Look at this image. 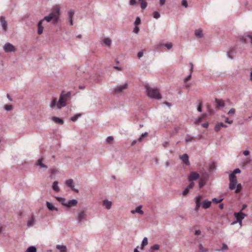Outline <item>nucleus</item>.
Masks as SVG:
<instances>
[{
  "label": "nucleus",
  "instance_id": "69168bd1",
  "mask_svg": "<svg viewBox=\"0 0 252 252\" xmlns=\"http://www.w3.org/2000/svg\"><path fill=\"white\" fill-rule=\"evenodd\" d=\"M139 31V28L138 27H135L133 29V32L137 33Z\"/></svg>",
  "mask_w": 252,
  "mask_h": 252
},
{
  "label": "nucleus",
  "instance_id": "9b49d317",
  "mask_svg": "<svg viewBox=\"0 0 252 252\" xmlns=\"http://www.w3.org/2000/svg\"><path fill=\"white\" fill-rule=\"evenodd\" d=\"M199 175L195 172H192L190 173L188 177L189 181L192 182L193 180H196L199 178Z\"/></svg>",
  "mask_w": 252,
  "mask_h": 252
},
{
  "label": "nucleus",
  "instance_id": "c85d7f7f",
  "mask_svg": "<svg viewBox=\"0 0 252 252\" xmlns=\"http://www.w3.org/2000/svg\"><path fill=\"white\" fill-rule=\"evenodd\" d=\"M194 34L198 38H201L203 36L202 31L200 29L196 30L194 32Z\"/></svg>",
  "mask_w": 252,
  "mask_h": 252
},
{
  "label": "nucleus",
  "instance_id": "7c9ffc66",
  "mask_svg": "<svg viewBox=\"0 0 252 252\" xmlns=\"http://www.w3.org/2000/svg\"><path fill=\"white\" fill-rule=\"evenodd\" d=\"M52 188L55 191L58 192L60 191V188L58 186V182L57 181H54L52 185Z\"/></svg>",
  "mask_w": 252,
  "mask_h": 252
},
{
  "label": "nucleus",
  "instance_id": "f704fd0d",
  "mask_svg": "<svg viewBox=\"0 0 252 252\" xmlns=\"http://www.w3.org/2000/svg\"><path fill=\"white\" fill-rule=\"evenodd\" d=\"M37 249L35 246H30L29 247L25 252H36Z\"/></svg>",
  "mask_w": 252,
  "mask_h": 252
},
{
  "label": "nucleus",
  "instance_id": "de8ad7c7",
  "mask_svg": "<svg viewBox=\"0 0 252 252\" xmlns=\"http://www.w3.org/2000/svg\"><path fill=\"white\" fill-rule=\"evenodd\" d=\"M159 249V246L158 244H155L151 247V250H158Z\"/></svg>",
  "mask_w": 252,
  "mask_h": 252
},
{
  "label": "nucleus",
  "instance_id": "aec40b11",
  "mask_svg": "<svg viewBox=\"0 0 252 252\" xmlns=\"http://www.w3.org/2000/svg\"><path fill=\"white\" fill-rule=\"evenodd\" d=\"M237 184V180H229V189L230 190H234Z\"/></svg>",
  "mask_w": 252,
  "mask_h": 252
},
{
  "label": "nucleus",
  "instance_id": "052dcab7",
  "mask_svg": "<svg viewBox=\"0 0 252 252\" xmlns=\"http://www.w3.org/2000/svg\"><path fill=\"white\" fill-rule=\"evenodd\" d=\"M228 247L225 244H223L222 246L221 247V250L224 251L227 250Z\"/></svg>",
  "mask_w": 252,
  "mask_h": 252
},
{
  "label": "nucleus",
  "instance_id": "412c9836",
  "mask_svg": "<svg viewBox=\"0 0 252 252\" xmlns=\"http://www.w3.org/2000/svg\"><path fill=\"white\" fill-rule=\"evenodd\" d=\"M43 160V158H39L37 161V163L36 164V165L39 166L41 168H47V166L42 163Z\"/></svg>",
  "mask_w": 252,
  "mask_h": 252
},
{
  "label": "nucleus",
  "instance_id": "e2e57ef3",
  "mask_svg": "<svg viewBox=\"0 0 252 252\" xmlns=\"http://www.w3.org/2000/svg\"><path fill=\"white\" fill-rule=\"evenodd\" d=\"M162 145L164 148H166L168 146L169 143L167 141H164V142L162 143Z\"/></svg>",
  "mask_w": 252,
  "mask_h": 252
},
{
  "label": "nucleus",
  "instance_id": "5701e85b",
  "mask_svg": "<svg viewBox=\"0 0 252 252\" xmlns=\"http://www.w3.org/2000/svg\"><path fill=\"white\" fill-rule=\"evenodd\" d=\"M46 206L48 209L50 211H58V209L57 208L55 207L51 203L47 201L46 202Z\"/></svg>",
  "mask_w": 252,
  "mask_h": 252
},
{
  "label": "nucleus",
  "instance_id": "cd10ccee",
  "mask_svg": "<svg viewBox=\"0 0 252 252\" xmlns=\"http://www.w3.org/2000/svg\"><path fill=\"white\" fill-rule=\"evenodd\" d=\"M56 248L60 251V252H66L67 249L66 247L64 245H58L56 246Z\"/></svg>",
  "mask_w": 252,
  "mask_h": 252
},
{
  "label": "nucleus",
  "instance_id": "13d9d810",
  "mask_svg": "<svg viewBox=\"0 0 252 252\" xmlns=\"http://www.w3.org/2000/svg\"><path fill=\"white\" fill-rule=\"evenodd\" d=\"M191 73H189V74L184 79V82H186L187 81H188V80H189L190 79V78H191Z\"/></svg>",
  "mask_w": 252,
  "mask_h": 252
},
{
  "label": "nucleus",
  "instance_id": "ddd939ff",
  "mask_svg": "<svg viewBox=\"0 0 252 252\" xmlns=\"http://www.w3.org/2000/svg\"><path fill=\"white\" fill-rule=\"evenodd\" d=\"M180 158L182 161L187 165H189L190 164L189 161V156L187 154H184L181 156L180 157Z\"/></svg>",
  "mask_w": 252,
  "mask_h": 252
},
{
  "label": "nucleus",
  "instance_id": "bb28decb",
  "mask_svg": "<svg viewBox=\"0 0 252 252\" xmlns=\"http://www.w3.org/2000/svg\"><path fill=\"white\" fill-rule=\"evenodd\" d=\"M52 120H53L54 122H55L56 123L60 124V125H63V121L58 117H53L52 118Z\"/></svg>",
  "mask_w": 252,
  "mask_h": 252
},
{
  "label": "nucleus",
  "instance_id": "680f3d73",
  "mask_svg": "<svg viewBox=\"0 0 252 252\" xmlns=\"http://www.w3.org/2000/svg\"><path fill=\"white\" fill-rule=\"evenodd\" d=\"M189 66H190V73H192L193 72V64L192 63H189Z\"/></svg>",
  "mask_w": 252,
  "mask_h": 252
},
{
  "label": "nucleus",
  "instance_id": "a18cd8bd",
  "mask_svg": "<svg viewBox=\"0 0 252 252\" xmlns=\"http://www.w3.org/2000/svg\"><path fill=\"white\" fill-rule=\"evenodd\" d=\"M141 8L142 9H145L147 6V3L145 1H142L141 2Z\"/></svg>",
  "mask_w": 252,
  "mask_h": 252
},
{
  "label": "nucleus",
  "instance_id": "58836bf2",
  "mask_svg": "<svg viewBox=\"0 0 252 252\" xmlns=\"http://www.w3.org/2000/svg\"><path fill=\"white\" fill-rule=\"evenodd\" d=\"M148 244V239L147 237H144L141 243V249H143L144 247Z\"/></svg>",
  "mask_w": 252,
  "mask_h": 252
},
{
  "label": "nucleus",
  "instance_id": "774afa93",
  "mask_svg": "<svg viewBox=\"0 0 252 252\" xmlns=\"http://www.w3.org/2000/svg\"><path fill=\"white\" fill-rule=\"evenodd\" d=\"M166 0H159V4L160 6L163 5L165 3Z\"/></svg>",
  "mask_w": 252,
  "mask_h": 252
},
{
  "label": "nucleus",
  "instance_id": "72a5a7b5",
  "mask_svg": "<svg viewBox=\"0 0 252 252\" xmlns=\"http://www.w3.org/2000/svg\"><path fill=\"white\" fill-rule=\"evenodd\" d=\"M242 189V186L241 184H237L236 185V188L234 189V191L236 193H239Z\"/></svg>",
  "mask_w": 252,
  "mask_h": 252
},
{
  "label": "nucleus",
  "instance_id": "0eeeda50",
  "mask_svg": "<svg viewBox=\"0 0 252 252\" xmlns=\"http://www.w3.org/2000/svg\"><path fill=\"white\" fill-rule=\"evenodd\" d=\"M234 215L237 220L236 222H238L240 224L242 223V220L246 216L245 213L241 212V210H240V211L238 213H235Z\"/></svg>",
  "mask_w": 252,
  "mask_h": 252
},
{
  "label": "nucleus",
  "instance_id": "4be33fe9",
  "mask_svg": "<svg viewBox=\"0 0 252 252\" xmlns=\"http://www.w3.org/2000/svg\"><path fill=\"white\" fill-rule=\"evenodd\" d=\"M195 141V137L194 136L187 135L185 138V142L187 143L192 142Z\"/></svg>",
  "mask_w": 252,
  "mask_h": 252
},
{
  "label": "nucleus",
  "instance_id": "4c0bfd02",
  "mask_svg": "<svg viewBox=\"0 0 252 252\" xmlns=\"http://www.w3.org/2000/svg\"><path fill=\"white\" fill-rule=\"evenodd\" d=\"M206 180L203 179V178L200 179L199 183V188L200 189L202 188L206 184Z\"/></svg>",
  "mask_w": 252,
  "mask_h": 252
},
{
  "label": "nucleus",
  "instance_id": "0e129e2a",
  "mask_svg": "<svg viewBox=\"0 0 252 252\" xmlns=\"http://www.w3.org/2000/svg\"><path fill=\"white\" fill-rule=\"evenodd\" d=\"M143 56V53L142 51L139 52L137 54V57L139 59L141 58Z\"/></svg>",
  "mask_w": 252,
  "mask_h": 252
},
{
  "label": "nucleus",
  "instance_id": "c756f323",
  "mask_svg": "<svg viewBox=\"0 0 252 252\" xmlns=\"http://www.w3.org/2000/svg\"><path fill=\"white\" fill-rule=\"evenodd\" d=\"M103 42L105 46L110 47L111 45L112 41L110 38L107 37L103 39Z\"/></svg>",
  "mask_w": 252,
  "mask_h": 252
},
{
  "label": "nucleus",
  "instance_id": "338daca9",
  "mask_svg": "<svg viewBox=\"0 0 252 252\" xmlns=\"http://www.w3.org/2000/svg\"><path fill=\"white\" fill-rule=\"evenodd\" d=\"M197 111L198 112H201L202 111V104H201V103L199 104V105H198V106L197 107Z\"/></svg>",
  "mask_w": 252,
  "mask_h": 252
},
{
  "label": "nucleus",
  "instance_id": "4468645a",
  "mask_svg": "<svg viewBox=\"0 0 252 252\" xmlns=\"http://www.w3.org/2000/svg\"><path fill=\"white\" fill-rule=\"evenodd\" d=\"M43 20H40L37 24V33L38 34H41L43 33V27L42 26V23Z\"/></svg>",
  "mask_w": 252,
  "mask_h": 252
},
{
  "label": "nucleus",
  "instance_id": "603ef678",
  "mask_svg": "<svg viewBox=\"0 0 252 252\" xmlns=\"http://www.w3.org/2000/svg\"><path fill=\"white\" fill-rule=\"evenodd\" d=\"M182 5L185 8H187L188 6V2L187 0H182L181 2Z\"/></svg>",
  "mask_w": 252,
  "mask_h": 252
},
{
  "label": "nucleus",
  "instance_id": "a878e982",
  "mask_svg": "<svg viewBox=\"0 0 252 252\" xmlns=\"http://www.w3.org/2000/svg\"><path fill=\"white\" fill-rule=\"evenodd\" d=\"M142 206L140 205L138 206L135 210H131V213L133 214H135V213H139L141 215H143L144 214L143 211L141 210Z\"/></svg>",
  "mask_w": 252,
  "mask_h": 252
},
{
  "label": "nucleus",
  "instance_id": "a211bd4d",
  "mask_svg": "<svg viewBox=\"0 0 252 252\" xmlns=\"http://www.w3.org/2000/svg\"><path fill=\"white\" fill-rule=\"evenodd\" d=\"M215 101L216 102L217 107L218 108H222L225 105L224 102L222 99L216 98H215Z\"/></svg>",
  "mask_w": 252,
  "mask_h": 252
},
{
  "label": "nucleus",
  "instance_id": "f03ea898",
  "mask_svg": "<svg viewBox=\"0 0 252 252\" xmlns=\"http://www.w3.org/2000/svg\"><path fill=\"white\" fill-rule=\"evenodd\" d=\"M60 16V9L58 6L54 8L52 11L48 16H46L42 19L43 21L46 20L47 22H50L52 20V23L55 25L59 20Z\"/></svg>",
  "mask_w": 252,
  "mask_h": 252
},
{
  "label": "nucleus",
  "instance_id": "2eb2a0df",
  "mask_svg": "<svg viewBox=\"0 0 252 252\" xmlns=\"http://www.w3.org/2000/svg\"><path fill=\"white\" fill-rule=\"evenodd\" d=\"M211 201L205 200L201 203V207L204 209H207L210 208V207L211 205Z\"/></svg>",
  "mask_w": 252,
  "mask_h": 252
},
{
  "label": "nucleus",
  "instance_id": "393cba45",
  "mask_svg": "<svg viewBox=\"0 0 252 252\" xmlns=\"http://www.w3.org/2000/svg\"><path fill=\"white\" fill-rule=\"evenodd\" d=\"M55 198L57 199V200H58L60 203H61L63 205L66 207L67 201H66V199L64 198L58 196H56Z\"/></svg>",
  "mask_w": 252,
  "mask_h": 252
},
{
  "label": "nucleus",
  "instance_id": "3c124183",
  "mask_svg": "<svg viewBox=\"0 0 252 252\" xmlns=\"http://www.w3.org/2000/svg\"><path fill=\"white\" fill-rule=\"evenodd\" d=\"M235 113V109L234 108H231L228 112L227 114L229 115H233Z\"/></svg>",
  "mask_w": 252,
  "mask_h": 252
},
{
  "label": "nucleus",
  "instance_id": "864d4df0",
  "mask_svg": "<svg viewBox=\"0 0 252 252\" xmlns=\"http://www.w3.org/2000/svg\"><path fill=\"white\" fill-rule=\"evenodd\" d=\"M204 118V115H203L202 116L198 117L196 120L195 123L198 124L201 122L202 120Z\"/></svg>",
  "mask_w": 252,
  "mask_h": 252
},
{
  "label": "nucleus",
  "instance_id": "20e7f679",
  "mask_svg": "<svg viewBox=\"0 0 252 252\" xmlns=\"http://www.w3.org/2000/svg\"><path fill=\"white\" fill-rule=\"evenodd\" d=\"M127 84L126 83L122 85H118L113 88V93L115 95L121 94L124 90L127 89Z\"/></svg>",
  "mask_w": 252,
  "mask_h": 252
},
{
  "label": "nucleus",
  "instance_id": "09e8293b",
  "mask_svg": "<svg viewBox=\"0 0 252 252\" xmlns=\"http://www.w3.org/2000/svg\"><path fill=\"white\" fill-rule=\"evenodd\" d=\"M223 198L218 199L216 198H214L212 199V201L215 203H218L221 202L223 200Z\"/></svg>",
  "mask_w": 252,
  "mask_h": 252
},
{
  "label": "nucleus",
  "instance_id": "423d86ee",
  "mask_svg": "<svg viewBox=\"0 0 252 252\" xmlns=\"http://www.w3.org/2000/svg\"><path fill=\"white\" fill-rule=\"evenodd\" d=\"M3 49L6 53L14 52L16 51L15 47L9 42L5 44L3 46Z\"/></svg>",
  "mask_w": 252,
  "mask_h": 252
},
{
  "label": "nucleus",
  "instance_id": "2f4dec72",
  "mask_svg": "<svg viewBox=\"0 0 252 252\" xmlns=\"http://www.w3.org/2000/svg\"><path fill=\"white\" fill-rule=\"evenodd\" d=\"M216 163L215 162H212L209 166V170L210 172L215 171L216 169Z\"/></svg>",
  "mask_w": 252,
  "mask_h": 252
},
{
  "label": "nucleus",
  "instance_id": "e433bc0d",
  "mask_svg": "<svg viewBox=\"0 0 252 252\" xmlns=\"http://www.w3.org/2000/svg\"><path fill=\"white\" fill-rule=\"evenodd\" d=\"M74 14V11L73 10H70L67 13L68 20H72L73 15Z\"/></svg>",
  "mask_w": 252,
  "mask_h": 252
},
{
  "label": "nucleus",
  "instance_id": "79ce46f5",
  "mask_svg": "<svg viewBox=\"0 0 252 252\" xmlns=\"http://www.w3.org/2000/svg\"><path fill=\"white\" fill-rule=\"evenodd\" d=\"M161 46H164L166 47L168 49H170L172 48L173 45L171 43H168L166 44H161Z\"/></svg>",
  "mask_w": 252,
  "mask_h": 252
},
{
  "label": "nucleus",
  "instance_id": "6e6552de",
  "mask_svg": "<svg viewBox=\"0 0 252 252\" xmlns=\"http://www.w3.org/2000/svg\"><path fill=\"white\" fill-rule=\"evenodd\" d=\"M0 22L3 32H6L7 30V23L5 17L3 16L0 17Z\"/></svg>",
  "mask_w": 252,
  "mask_h": 252
},
{
  "label": "nucleus",
  "instance_id": "f8f14e48",
  "mask_svg": "<svg viewBox=\"0 0 252 252\" xmlns=\"http://www.w3.org/2000/svg\"><path fill=\"white\" fill-rule=\"evenodd\" d=\"M65 184L66 185V186L70 187L73 190L75 191V192H77L78 191V189H75L74 188V185L73 181L72 179H70L67 180L65 181Z\"/></svg>",
  "mask_w": 252,
  "mask_h": 252
},
{
  "label": "nucleus",
  "instance_id": "f3484780",
  "mask_svg": "<svg viewBox=\"0 0 252 252\" xmlns=\"http://www.w3.org/2000/svg\"><path fill=\"white\" fill-rule=\"evenodd\" d=\"M102 205L107 210L110 209L112 206V202L107 199L104 200L102 202Z\"/></svg>",
  "mask_w": 252,
  "mask_h": 252
},
{
  "label": "nucleus",
  "instance_id": "dca6fc26",
  "mask_svg": "<svg viewBox=\"0 0 252 252\" xmlns=\"http://www.w3.org/2000/svg\"><path fill=\"white\" fill-rule=\"evenodd\" d=\"M193 182H191L185 188L184 190L183 191V194L185 195L188 193L190 189H192L194 186Z\"/></svg>",
  "mask_w": 252,
  "mask_h": 252
},
{
  "label": "nucleus",
  "instance_id": "37998d69",
  "mask_svg": "<svg viewBox=\"0 0 252 252\" xmlns=\"http://www.w3.org/2000/svg\"><path fill=\"white\" fill-rule=\"evenodd\" d=\"M153 17L155 19H158L160 17V14L158 11H154L153 14Z\"/></svg>",
  "mask_w": 252,
  "mask_h": 252
},
{
  "label": "nucleus",
  "instance_id": "7ed1b4c3",
  "mask_svg": "<svg viewBox=\"0 0 252 252\" xmlns=\"http://www.w3.org/2000/svg\"><path fill=\"white\" fill-rule=\"evenodd\" d=\"M145 88L146 90L147 95L149 98L157 100H160L161 98V95L158 89L152 88L148 85H145Z\"/></svg>",
  "mask_w": 252,
  "mask_h": 252
},
{
  "label": "nucleus",
  "instance_id": "473e14b6",
  "mask_svg": "<svg viewBox=\"0 0 252 252\" xmlns=\"http://www.w3.org/2000/svg\"><path fill=\"white\" fill-rule=\"evenodd\" d=\"M35 223V220L32 216L30 220L28 221L27 226L28 227L32 226Z\"/></svg>",
  "mask_w": 252,
  "mask_h": 252
},
{
  "label": "nucleus",
  "instance_id": "5fc2aeb1",
  "mask_svg": "<svg viewBox=\"0 0 252 252\" xmlns=\"http://www.w3.org/2000/svg\"><path fill=\"white\" fill-rule=\"evenodd\" d=\"M141 23V19L139 17H137L136 18V20L134 22V24L136 25H139Z\"/></svg>",
  "mask_w": 252,
  "mask_h": 252
},
{
  "label": "nucleus",
  "instance_id": "39448f33",
  "mask_svg": "<svg viewBox=\"0 0 252 252\" xmlns=\"http://www.w3.org/2000/svg\"><path fill=\"white\" fill-rule=\"evenodd\" d=\"M239 39L243 43L250 42L252 45V32H248L239 36Z\"/></svg>",
  "mask_w": 252,
  "mask_h": 252
},
{
  "label": "nucleus",
  "instance_id": "6ab92c4d",
  "mask_svg": "<svg viewBox=\"0 0 252 252\" xmlns=\"http://www.w3.org/2000/svg\"><path fill=\"white\" fill-rule=\"evenodd\" d=\"M78 201L76 199H72L67 202V204L66 205V207L68 208H70L72 206H74L77 205Z\"/></svg>",
  "mask_w": 252,
  "mask_h": 252
},
{
  "label": "nucleus",
  "instance_id": "4d7b16f0",
  "mask_svg": "<svg viewBox=\"0 0 252 252\" xmlns=\"http://www.w3.org/2000/svg\"><path fill=\"white\" fill-rule=\"evenodd\" d=\"M136 0H130L129 1V4L131 6H133L136 5Z\"/></svg>",
  "mask_w": 252,
  "mask_h": 252
},
{
  "label": "nucleus",
  "instance_id": "9d476101",
  "mask_svg": "<svg viewBox=\"0 0 252 252\" xmlns=\"http://www.w3.org/2000/svg\"><path fill=\"white\" fill-rule=\"evenodd\" d=\"M202 196L201 195H198L196 196L195 199V202L196 204V206L195 208V211H198L199 208L201 206V200L202 199Z\"/></svg>",
  "mask_w": 252,
  "mask_h": 252
},
{
  "label": "nucleus",
  "instance_id": "6e6d98bb",
  "mask_svg": "<svg viewBox=\"0 0 252 252\" xmlns=\"http://www.w3.org/2000/svg\"><path fill=\"white\" fill-rule=\"evenodd\" d=\"M241 173L240 169L239 168H236V169H234V171H233V172H232L231 173L235 175L236 174H238V173Z\"/></svg>",
  "mask_w": 252,
  "mask_h": 252
},
{
  "label": "nucleus",
  "instance_id": "49530a36",
  "mask_svg": "<svg viewBox=\"0 0 252 252\" xmlns=\"http://www.w3.org/2000/svg\"><path fill=\"white\" fill-rule=\"evenodd\" d=\"M4 109L7 111H11L12 109V106L11 105H6L4 107Z\"/></svg>",
  "mask_w": 252,
  "mask_h": 252
},
{
  "label": "nucleus",
  "instance_id": "b1692460",
  "mask_svg": "<svg viewBox=\"0 0 252 252\" xmlns=\"http://www.w3.org/2000/svg\"><path fill=\"white\" fill-rule=\"evenodd\" d=\"M227 127V126L224 125L222 123H220L215 126V129L217 132H218L220 129L221 127L226 128Z\"/></svg>",
  "mask_w": 252,
  "mask_h": 252
},
{
  "label": "nucleus",
  "instance_id": "1a4fd4ad",
  "mask_svg": "<svg viewBox=\"0 0 252 252\" xmlns=\"http://www.w3.org/2000/svg\"><path fill=\"white\" fill-rule=\"evenodd\" d=\"M86 218V212L85 211H82L77 215V220L78 222H81Z\"/></svg>",
  "mask_w": 252,
  "mask_h": 252
},
{
  "label": "nucleus",
  "instance_id": "bf43d9fd",
  "mask_svg": "<svg viewBox=\"0 0 252 252\" xmlns=\"http://www.w3.org/2000/svg\"><path fill=\"white\" fill-rule=\"evenodd\" d=\"M225 122L226 123H227V124H231L233 123V121L232 120H229L228 118L225 117Z\"/></svg>",
  "mask_w": 252,
  "mask_h": 252
},
{
  "label": "nucleus",
  "instance_id": "8fccbe9b",
  "mask_svg": "<svg viewBox=\"0 0 252 252\" xmlns=\"http://www.w3.org/2000/svg\"><path fill=\"white\" fill-rule=\"evenodd\" d=\"M114 140V138L113 136H109L108 137H107V138L106 139V142L107 143H111L113 140Z\"/></svg>",
  "mask_w": 252,
  "mask_h": 252
},
{
  "label": "nucleus",
  "instance_id": "c9c22d12",
  "mask_svg": "<svg viewBox=\"0 0 252 252\" xmlns=\"http://www.w3.org/2000/svg\"><path fill=\"white\" fill-rule=\"evenodd\" d=\"M209 177V174L206 171H204L202 173L201 178H203L205 180H207Z\"/></svg>",
  "mask_w": 252,
  "mask_h": 252
},
{
  "label": "nucleus",
  "instance_id": "a19ab883",
  "mask_svg": "<svg viewBox=\"0 0 252 252\" xmlns=\"http://www.w3.org/2000/svg\"><path fill=\"white\" fill-rule=\"evenodd\" d=\"M199 250L200 252H206L207 251V250L204 248L201 244L199 245Z\"/></svg>",
  "mask_w": 252,
  "mask_h": 252
},
{
  "label": "nucleus",
  "instance_id": "c03bdc74",
  "mask_svg": "<svg viewBox=\"0 0 252 252\" xmlns=\"http://www.w3.org/2000/svg\"><path fill=\"white\" fill-rule=\"evenodd\" d=\"M229 180H237L236 175L231 173L229 175Z\"/></svg>",
  "mask_w": 252,
  "mask_h": 252
},
{
  "label": "nucleus",
  "instance_id": "ea45409f",
  "mask_svg": "<svg viewBox=\"0 0 252 252\" xmlns=\"http://www.w3.org/2000/svg\"><path fill=\"white\" fill-rule=\"evenodd\" d=\"M81 116V114L80 113L77 114L74 116L71 117L70 120L73 122H75L77 120V119L80 117Z\"/></svg>",
  "mask_w": 252,
  "mask_h": 252
},
{
  "label": "nucleus",
  "instance_id": "f257e3e1",
  "mask_svg": "<svg viewBox=\"0 0 252 252\" xmlns=\"http://www.w3.org/2000/svg\"><path fill=\"white\" fill-rule=\"evenodd\" d=\"M71 93L68 92L64 94L63 92L60 94V98L58 102L56 99H54L50 105V107L53 109L57 106L58 109H60L63 107H65L67 105V101H68L70 97Z\"/></svg>",
  "mask_w": 252,
  "mask_h": 252
}]
</instances>
